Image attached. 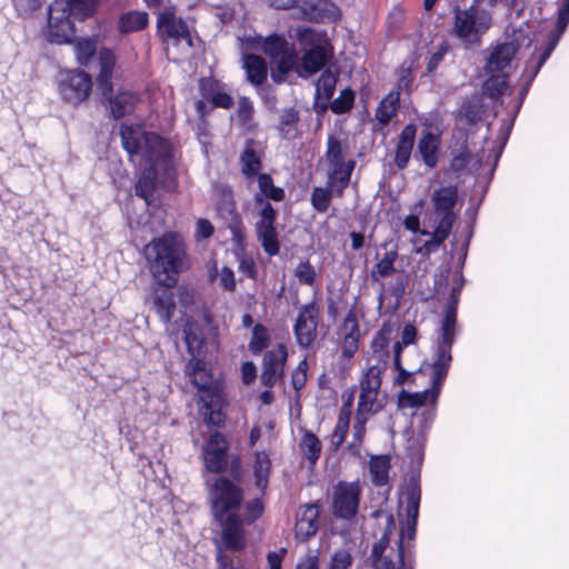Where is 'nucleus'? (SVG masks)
<instances>
[{
  "instance_id": "obj_2",
  "label": "nucleus",
  "mask_w": 569,
  "mask_h": 569,
  "mask_svg": "<svg viewBox=\"0 0 569 569\" xmlns=\"http://www.w3.org/2000/svg\"><path fill=\"white\" fill-rule=\"evenodd\" d=\"M452 312H450L446 317L442 339L436 348L432 362L428 365V367L431 369L430 388L419 392L401 390L398 393L397 405L399 409H415L411 423L417 428L420 435H425L427 432L436 418L438 398L452 361Z\"/></svg>"
},
{
  "instance_id": "obj_13",
  "label": "nucleus",
  "mask_w": 569,
  "mask_h": 569,
  "mask_svg": "<svg viewBox=\"0 0 569 569\" xmlns=\"http://www.w3.org/2000/svg\"><path fill=\"white\" fill-rule=\"evenodd\" d=\"M320 308L316 301L300 307L293 323V335L297 345L302 349H310L318 336Z\"/></svg>"
},
{
  "instance_id": "obj_24",
  "label": "nucleus",
  "mask_w": 569,
  "mask_h": 569,
  "mask_svg": "<svg viewBox=\"0 0 569 569\" xmlns=\"http://www.w3.org/2000/svg\"><path fill=\"white\" fill-rule=\"evenodd\" d=\"M517 46L513 42H503L496 46L490 52L487 63V73H507V69H510L511 62L517 52Z\"/></svg>"
},
{
  "instance_id": "obj_15",
  "label": "nucleus",
  "mask_w": 569,
  "mask_h": 569,
  "mask_svg": "<svg viewBox=\"0 0 569 569\" xmlns=\"http://www.w3.org/2000/svg\"><path fill=\"white\" fill-rule=\"evenodd\" d=\"M68 4L64 0H56L49 7L47 38L50 42L68 43L74 36L73 23L70 20Z\"/></svg>"
},
{
  "instance_id": "obj_64",
  "label": "nucleus",
  "mask_w": 569,
  "mask_h": 569,
  "mask_svg": "<svg viewBox=\"0 0 569 569\" xmlns=\"http://www.w3.org/2000/svg\"><path fill=\"white\" fill-rule=\"evenodd\" d=\"M296 569H319V558L316 553H308L305 559H302Z\"/></svg>"
},
{
  "instance_id": "obj_52",
  "label": "nucleus",
  "mask_w": 569,
  "mask_h": 569,
  "mask_svg": "<svg viewBox=\"0 0 569 569\" xmlns=\"http://www.w3.org/2000/svg\"><path fill=\"white\" fill-rule=\"evenodd\" d=\"M355 101V92L351 89H343L340 94L330 102V109L336 114L349 111Z\"/></svg>"
},
{
  "instance_id": "obj_54",
  "label": "nucleus",
  "mask_w": 569,
  "mask_h": 569,
  "mask_svg": "<svg viewBox=\"0 0 569 569\" xmlns=\"http://www.w3.org/2000/svg\"><path fill=\"white\" fill-rule=\"evenodd\" d=\"M77 60L80 64L87 66L90 59L94 56L97 48L93 41L89 39H81L74 46Z\"/></svg>"
},
{
  "instance_id": "obj_22",
  "label": "nucleus",
  "mask_w": 569,
  "mask_h": 569,
  "mask_svg": "<svg viewBox=\"0 0 569 569\" xmlns=\"http://www.w3.org/2000/svg\"><path fill=\"white\" fill-rule=\"evenodd\" d=\"M560 18H561V4L558 8V17H557V21H556V28H555V31L551 34V39L548 42V44H547L546 49L543 50V52L540 54L538 61L536 62V66H535L532 72H531V74L529 76L526 84L521 88V90L519 92V104L517 107L518 109L520 108L522 101L525 100L531 82L533 81V79L538 74V72L541 69V67L546 63V61L550 57L551 52L557 47L561 36L563 34V32L566 31V29H567V27L569 24V14H568V20L566 21V24H563V27L560 28Z\"/></svg>"
},
{
  "instance_id": "obj_16",
  "label": "nucleus",
  "mask_w": 569,
  "mask_h": 569,
  "mask_svg": "<svg viewBox=\"0 0 569 569\" xmlns=\"http://www.w3.org/2000/svg\"><path fill=\"white\" fill-rule=\"evenodd\" d=\"M90 74L82 70H69L61 73L59 92L63 100L78 104L84 101L91 91Z\"/></svg>"
},
{
  "instance_id": "obj_53",
  "label": "nucleus",
  "mask_w": 569,
  "mask_h": 569,
  "mask_svg": "<svg viewBox=\"0 0 569 569\" xmlns=\"http://www.w3.org/2000/svg\"><path fill=\"white\" fill-rule=\"evenodd\" d=\"M398 258L397 250H390L387 251L383 257L379 260V262L376 266V270L371 272V276L375 277L376 273H378L380 277H388L391 276L396 269H395V262Z\"/></svg>"
},
{
  "instance_id": "obj_51",
  "label": "nucleus",
  "mask_w": 569,
  "mask_h": 569,
  "mask_svg": "<svg viewBox=\"0 0 569 569\" xmlns=\"http://www.w3.org/2000/svg\"><path fill=\"white\" fill-rule=\"evenodd\" d=\"M295 277L299 283L313 287L316 284L317 272L315 267L308 261H300L293 270Z\"/></svg>"
},
{
  "instance_id": "obj_28",
  "label": "nucleus",
  "mask_w": 569,
  "mask_h": 569,
  "mask_svg": "<svg viewBox=\"0 0 569 569\" xmlns=\"http://www.w3.org/2000/svg\"><path fill=\"white\" fill-rule=\"evenodd\" d=\"M440 138L432 131L426 130L418 141V154L428 168H435L439 160Z\"/></svg>"
},
{
  "instance_id": "obj_33",
  "label": "nucleus",
  "mask_w": 569,
  "mask_h": 569,
  "mask_svg": "<svg viewBox=\"0 0 569 569\" xmlns=\"http://www.w3.org/2000/svg\"><path fill=\"white\" fill-rule=\"evenodd\" d=\"M400 102V92L391 90L380 102L376 110V119L382 124L387 126L396 116Z\"/></svg>"
},
{
  "instance_id": "obj_17",
  "label": "nucleus",
  "mask_w": 569,
  "mask_h": 569,
  "mask_svg": "<svg viewBox=\"0 0 569 569\" xmlns=\"http://www.w3.org/2000/svg\"><path fill=\"white\" fill-rule=\"evenodd\" d=\"M157 29L163 40H183L190 47L192 46L191 34L187 23L181 18H177L174 11L171 9H164L158 13Z\"/></svg>"
},
{
  "instance_id": "obj_34",
  "label": "nucleus",
  "mask_w": 569,
  "mask_h": 569,
  "mask_svg": "<svg viewBox=\"0 0 569 569\" xmlns=\"http://www.w3.org/2000/svg\"><path fill=\"white\" fill-rule=\"evenodd\" d=\"M337 188V186L329 184V176H327L326 187H315L311 192L310 202L312 208L320 213L327 212L332 196L336 194L338 197Z\"/></svg>"
},
{
  "instance_id": "obj_36",
  "label": "nucleus",
  "mask_w": 569,
  "mask_h": 569,
  "mask_svg": "<svg viewBox=\"0 0 569 569\" xmlns=\"http://www.w3.org/2000/svg\"><path fill=\"white\" fill-rule=\"evenodd\" d=\"M299 447L303 457L310 462V465H316L322 449L319 438L313 432L305 430Z\"/></svg>"
},
{
  "instance_id": "obj_8",
  "label": "nucleus",
  "mask_w": 569,
  "mask_h": 569,
  "mask_svg": "<svg viewBox=\"0 0 569 569\" xmlns=\"http://www.w3.org/2000/svg\"><path fill=\"white\" fill-rule=\"evenodd\" d=\"M492 17L489 11L471 4L467 9L455 10L453 33L466 43H476L490 28Z\"/></svg>"
},
{
  "instance_id": "obj_37",
  "label": "nucleus",
  "mask_w": 569,
  "mask_h": 569,
  "mask_svg": "<svg viewBox=\"0 0 569 569\" xmlns=\"http://www.w3.org/2000/svg\"><path fill=\"white\" fill-rule=\"evenodd\" d=\"M153 305L161 321L166 323L169 322L176 308L173 295L168 290L156 292L153 297Z\"/></svg>"
},
{
  "instance_id": "obj_44",
  "label": "nucleus",
  "mask_w": 569,
  "mask_h": 569,
  "mask_svg": "<svg viewBox=\"0 0 569 569\" xmlns=\"http://www.w3.org/2000/svg\"><path fill=\"white\" fill-rule=\"evenodd\" d=\"M459 116L461 120H465L467 124H476L481 120L482 116V106L480 103V99L473 97L463 102L460 108Z\"/></svg>"
},
{
  "instance_id": "obj_43",
  "label": "nucleus",
  "mask_w": 569,
  "mask_h": 569,
  "mask_svg": "<svg viewBox=\"0 0 569 569\" xmlns=\"http://www.w3.org/2000/svg\"><path fill=\"white\" fill-rule=\"evenodd\" d=\"M390 333L391 330L389 328H381L373 337L371 342V349L373 357L379 362H385V358H388V348L390 343Z\"/></svg>"
},
{
  "instance_id": "obj_20",
  "label": "nucleus",
  "mask_w": 569,
  "mask_h": 569,
  "mask_svg": "<svg viewBox=\"0 0 569 569\" xmlns=\"http://www.w3.org/2000/svg\"><path fill=\"white\" fill-rule=\"evenodd\" d=\"M320 502L315 501L300 507L295 537L299 541H307L319 530Z\"/></svg>"
},
{
  "instance_id": "obj_57",
  "label": "nucleus",
  "mask_w": 569,
  "mask_h": 569,
  "mask_svg": "<svg viewBox=\"0 0 569 569\" xmlns=\"http://www.w3.org/2000/svg\"><path fill=\"white\" fill-rule=\"evenodd\" d=\"M352 565V556L346 549L335 551L331 558V569H348Z\"/></svg>"
},
{
  "instance_id": "obj_50",
  "label": "nucleus",
  "mask_w": 569,
  "mask_h": 569,
  "mask_svg": "<svg viewBox=\"0 0 569 569\" xmlns=\"http://www.w3.org/2000/svg\"><path fill=\"white\" fill-rule=\"evenodd\" d=\"M488 74L489 78L486 80L483 89L492 100H496L507 84L508 73L496 72Z\"/></svg>"
},
{
  "instance_id": "obj_5",
  "label": "nucleus",
  "mask_w": 569,
  "mask_h": 569,
  "mask_svg": "<svg viewBox=\"0 0 569 569\" xmlns=\"http://www.w3.org/2000/svg\"><path fill=\"white\" fill-rule=\"evenodd\" d=\"M257 182L259 192L253 197L259 214V219L254 224L257 238L266 253L277 256L280 250L278 232L274 226L277 211L268 200L282 201L284 199V190L274 186L271 176L268 173L258 174Z\"/></svg>"
},
{
  "instance_id": "obj_29",
  "label": "nucleus",
  "mask_w": 569,
  "mask_h": 569,
  "mask_svg": "<svg viewBox=\"0 0 569 569\" xmlns=\"http://www.w3.org/2000/svg\"><path fill=\"white\" fill-rule=\"evenodd\" d=\"M242 62L249 83L259 88L267 81L268 67L262 57L248 53L242 57Z\"/></svg>"
},
{
  "instance_id": "obj_46",
  "label": "nucleus",
  "mask_w": 569,
  "mask_h": 569,
  "mask_svg": "<svg viewBox=\"0 0 569 569\" xmlns=\"http://www.w3.org/2000/svg\"><path fill=\"white\" fill-rule=\"evenodd\" d=\"M290 43L283 37L278 34H271L262 39L261 48L263 52L270 58V61H272Z\"/></svg>"
},
{
  "instance_id": "obj_23",
  "label": "nucleus",
  "mask_w": 569,
  "mask_h": 569,
  "mask_svg": "<svg viewBox=\"0 0 569 569\" xmlns=\"http://www.w3.org/2000/svg\"><path fill=\"white\" fill-rule=\"evenodd\" d=\"M241 172L246 179L251 180L258 177L262 168V148L261 144L253 140L248 139L244 149L240 154Z\"/></svg>"
},
{
  "instance_id": "obj_14",
  "label": "nucleus",
  "mask_w": 569,
  "mask_h": 569,
  "mask_svg": "<svg viewBox=\"0 0 569 569\" xmlns=\"http://www.w3.org/2000/svg\"><path fill=\"white\" fill-rule=\"evenodd\" d=\"M361 488L359 482L340 481L335 487L332 509L336 518L351 520L359 508Z\"/></svg>"
},
{
  "instance_id": "obj_18",
  "label": "nucleus",
  "mask_w": 569,
  "mask_h": 569,
  "mask_svg": "<svg viewBox=\"0 0 569 569\" xmlns=\"http://www.w3.org/2000/svg\"><path fill=\"white\" fill-rule=\"evenodd\" d=\"M293 7L303 19L316 22L337 21L341 16L340 9L329 0H295Z\"/></svg>"
},
{
  "instance_id": "obj_11",
  "label": "nucleus",
  "mask_w": 569,
  "mask_h": 569,
  "mask_svg": "<svg viewBox=\"0 0 569 569\" xmlns=\"http://www.w3.org/2000/svg\"><path fill=\"white\" fill-rule=\"evenodd\" d=\"M218 192L219 196L216 203L217 213L230 230L233 244L237 248H242L246 240V229L237 210L232 189L228 186H221L219 187Z\"/></svg>"
},
{
  "instance_id": "obj_45",
  "label": "nucleus",
  "mask_w": 569,
  "mask_h": 569,
  "mask_svg": "<svg viewBox=\"0 0 569 569\" xmlns=\"http://www.w3.org/2000/svg\"><path fill=\"white\" fill-rule=\"evenodd\" d=\"M290 43L283 37L278 34H271L262 39L261 48L263 52L270 58V61H272Z\"/></svg>"
},
{
  "instance_id": "obj_1",
  "label": "nucleus",
  "mask_w": 569,
  "mask_h": 569,
  "mask_svg": "<svg viewBox=\"0 0 569 569\" xmlns=\"http://www.w3.org/2000/svg\"><path fill=\"white\" fill-rule=\"evenodd\" d=\"M208 503L212 520L219 528L220 541L224 549L240 551L247 546V527L263 513L260 498L244 500V490L226 476L206 480Z\"/></svg>"
},
{
  "instance_id": "obj_55",
  "label": "nucleus",
  "mask_w": 569,
  "mask_h": 569,
  "mask_svg": "<svg viewBox=\"0 0 569 569\" xmlns=\"http://www.w3.org/2000/svg\"><path fill=\"white\" fill-rule=\"evenodd\" d=\"M393 367L398 371V375L395 378V383L405 385L408 381V378L411 376V372L407 371L401 365L400 342H396L393 346Z\"/></svg>"
},
{
  "instance_id": "obj_38",
  "label": "nucleus",
  "mask_w": 569,
  "mask_h": 569,
  "mask_svg": "<svg viewBox=\"0 0 569 569\" xmlns=\"http://www.w3.org/2000/svg\"><path fill=\"white\" fill-rule=\"evenodd\" d=\"M390 461L386 456L373 457L369 462V472L375 486H383L389 479Z\"/></svg>"
},
{
  "instance_id": "obj_56",
  "label": "nucleus",
  "mask_w": 569,
  "mask_h": 569,
  "mask_svg": "<svg viewBox=\"0 0 569 569\" xmlns=\"http://www.w3.org/2000/svg\"><path fill=\"white\" fill-rule=\"evenodd\" d=\"M214 232L213 224L204 218H199L196 221L194 239L197 241L208 240Z\"/></svg>"
},
{
  "instance_id": "obj_3",
  "label": "nucleus",
  "mask_w": 569,
  "mask_h": 569,
  "mask_svg": "<svg viewBox=\"0 0 569 569\" xmlns=\"http://www.w3.org/2000/svg\"><path fill=\"white\" fill-rule=\"evenodd\" d=\"M120 137L123 149L130 159L138 158L146 164L138 182L136 194L147 204L153 202L158 170L163 169L169 176L171 170V148L168 141L153 132H147L138 124H122Z\"/></svg>"
},
{
  "instance_id": "obj_12",
  "label": "nucleus",
  "mask_w": 569,
  "mask_h": 569,
  "mask_svg": "<svg viewBox=\"0 0 569 569\" xmlns=\"http://www.w3.org/2000/svg\"><path fill=\"white\" fill-rule=\"evenodd\" d=\"M296 36L301 44L311 47L302 56V68L312 74L320 71L332 56L331 46L327 40L313 41V30L309 27H298Z\"/></svg>"
},
{
  "instance_id": "obj_25",
  "label": "nucleus",
  "mask_w": 569,
  "mask_h": 569,
  "mask_svg": "<svg viewBox=\"0 0 569 569\" xmlns=\"http://www.w3.org/2000/svg\"><path fill=\"white\" fill-rule=\"evenodd\" d=\"M416 133L417 127L413 123H408L399 134L395 154V164L400 170L405 169L409 163L415 146Z\"/></svg>"
},
{
  "instance_id": "obj_10",
  "label": "nucleus",
  "mask_w": 569,
  "mask_h": 569,
  "mask_svg": "<svg viewBox=\"0 0 569 569\" xmlns=\"http://www.w3.org/2000/svg\"><path fill=\"white\" fill-rule=\"evenodd\" d=\"M385 365H371L366 372L362 373L359 381V413H376L383 407L382 400L379 398L381 388V375Z\"/></svg>"
},
{
  "instance_id": "obj_27",
  "label": "nucleus",
  "mask_w": 569,
  "mask_h": 569,
  "mask_svg": "<svg viewBox=\"0 0 569 569\" xmlns=\"http://www.w3.org/2000/svg\"><path fill=\"white\" fill-rule=\"evenodd\" d=\"M298 63V53L293 44H289L279 56L271 61V78L274 82L281 83L286 76L295 69Z\"/></svg>"
},
{
  "instance_id": "obj_61",
  "label": "nucleus",
  "mask_w": 569,
  "mask_h": 569,
  "mask_svg": "<svg viewBox=\"0 0 569 569\" xmlns=\"http://www.w3.org/2000/svg\"><path fill=\"white\" fill-rule=\"evenodd\" d=\"M371 415L372 413H359V409H357L356 422L353 425V438L359 443L361 442L366 431L365 423Z\"/></svg>"
},
{
  "instance_id": "obj_21",
  "label": "nucleus",
  "mask_w": 569,
  "mask_h": 569,
  "mask_svg": "<svg viewBox=\"0 0 569 569\" xmlns=\"http://www.w3.org/2000/svg\"><path fill=\"white\" fill-rule=\"evenodd\" d=\"M288 352L283 345L266 352L263 357V369L261 381L267 387H272L283 375Z\"/></svg>"
},
{
  "instance_id": "obj_26",
  "label": "nucleus",
  "mask_w": 569,
  "mask_h": 569,
  "mask_svg": "<svg viewBox=\"0 0 569 569\" xmlns=\"http://www.w3.org/2000/svg\"><path fill=\"white\" fill-rule=\"evenodd\" d=\"M341 331L343 335L342 355L346 358H352L358 350L360 338L358 319L352 310L345 317Z\"/></svg>"
},
{
  "instance_id": "obj_30",
  "label": "nucleus",
  "mask_w": 569,
  "mask_h": 569,
  "mask_svg": "<svg viewBox=\"0 0 569 569\" xmlns=\"http://www.w3.org/2000/svg\"><path fill=\"white\" fill-rule=\"evenodd\" d=\"M338 80V73L326 69L316 82V104H320L321 110L328 108L329 101L331 100L336 84Z\"/></svg>"
},
{
  "instance_id": "obj_62",
  "label": "nucleus",
  "mask_w": 569,
  "mask_h": 569,
  "mask_svg": "<svg viewBox=\"0 0 569 569\" xmlns=\"http://www.w3.org/2000/svg\"><path fill=\"white\" fill-rule=\"evenodd\" d=\"M210 103L216 108L229 109L233 106V99L223 87Z\"/></svg>"
},
{
  "instance_id": "obj_48",
  "label": "nucleus",
  "mask_w": 569,
  "mask_h": 569,
  "mask_svg": "<svg viewBox=\"0 0 569 569\" xmlns=\"http://www.w3.org/2000/svg\"><path fill=\"white\" fill-rule=\"evenodd\" d=\"M64 2L68 4L69 13L86 19L94 12L98 0H68Z\"/></svg>"
},
{
  "instance_id": "obj_47",
  "label": "nucleus",
  "mask_w": 569,
  "mask_h": 569,
  "mask_svg": "<svg viewBox=\"0 0 569 569\" xmlns=\"http://www.w3.org/2000/svg\"><path fill=\"white\" fill-rule=\"evenodd\" d=\"M269 345V335L267 328L257 323L253 326L251 340L249 342V350L253 355H259Z\"/></svg>"
},
{
  "instance_id": "obj_59",
  "label": "nucleus",
  "mask_w": 569,
  "mask_h": 569,
  "mask_svg": "<svg viewBox=\"0 0 569 569\" xmlns=\"http://www.w3.org/2000/svg\"><path fill=\"white\" fill-rule=\"evenodd\" d=\"M348 429L349 427L347 426L345 420L337 421V425L331 435V446L333 449H338L342 445L348 432Z\"/></svg>"
},
{
  "instance_id": "obj_9",
  "label": "nucleus",
  "mask_w": 569,
  "mask_h": 569,
  "mask_svg": "<svg viewBox=\"0 0 569 569\" xmlns=\"http://www.w3.org/2000/svg\"><path fill=\"white\" fill-rule=\"evenodd\" d=\"M458 200V188L455 186L440 187L431 193L432 209L426 217L427 226H440L452 230L457 220L453 208Z\"/></svg>"
},
{
  "instance_id": "obj_31",
  "label": "nucleus",
  "mask_w": 569,
  "mask_h": 569,
  "mask_svg": "<svg viewBox=\"0 0 569 569\" xmlns=\"http://www.w3.org/2000/svg\"><path fill=\"white\" fill-rule=\"evenodd\" d=\"M430 230L423 229L420 231L421 236H429L430 239L427 240L421 247H419L416 252L421 256H429L432 252H436L440 246L449 238L451 230L446 229L440 226H427Z\"/></svg>"
},
{
  "instance_id": "obj_58",
  "label": "nucleus",
  "mask_w": 569,
  "mask_h": 569,
  "mask_svg": "<svg viewBox=\"0 0 569 569\" xmlns=\"http://www.w3.org/2000/svg\"><path fill=\"white\" fill-rule=\"evenodd\" d=\"M239 121L242 124H247L253 114V104L251 100L247 97H241L238 102L237 109Z\"/></svg>"
},
{
  "instance_id": "obj_63",
  "label": "nucleus",
  "mask_w": 569,
  "mask_h": 569,
  "mask_svg": "<svg viewBox=\"0 0 569 569\" xmlns=\"http://www.w3.org/2000/svg\"><path fill=\"white\" fill-rule=\"evenodd\" d=\"M221 541L218 542V552H217V556H216V560H217V569H242L240 567H237L234 566L233 563V560L231 559V557L227 556L222 550H221Z\"/></svg>"
},
{
  "instance_id": "obj_41",
  "label": "nucleus",
  "mask_w": 569,
  "mask_h": 569,
  "mask_svg": "<svg viewBox=\"0 0 569 569\" xmlns=\"http://www.w3.org/2000/svg\"><path fill=\"white\" fill-rule=\"evenodd\" d=\"M224 86L212 79V78H202L200 79L199 81V90H200V94L202 97V100H199L197 101V110L202 113L203 112V108H204V103L206 102H211L213 97L219 93V91L223 88Z\"/></svg>"
},
{
  "instance_id": "obj_42",
  "label": "nucleus",
  "mask_w": 569,
  "mask_h": 569,
  "mask_svg": "<svg viewBox=\"0 0 569 569\" xmlns=\"http://www.w3.org/2000/svg\"><path fill=\"white\" fill-rule=\"evenodd\" d=\"M147 24L148 14L146 12L131 11L120 18V29L126 33L142 30Z\"/></svg>"
},
{
  "instance_id": "obj_35",
  "label": "nucleus",
  "mask_w": 569,
  "mask_h": 569,
  "mask_svg": "<svg viewBox=\"0 0 569 569\" xmlns=\"http://www.w3.org/2000/svg\"><path fill=\"white\" fill-rule=\"evenodd\" d=\"M271 461L266 452H257L253 463V473L256 478V487L264 493L269 483Z\"/></svg>"
},
{
  "instance_id": "obj_7",
  "label": "nucleus",
  "mask_w": 569,
  "mask_h": 569,
  "mask_svg": "<svg viewBox=\"0 0 569 569\" xmlns=\"http://www.w3.org/2000/svg\"><path fill=\"white\" fill-rule=\"evenodd\" d=\"M349 147L333 134L328 136L325 159L328 163L329 184L337 186L338 197L343 196L356 167L353 159L346 160Z\"/></svg>"
},
{
  "instance_id": "obj_19",
  "label": "nucleus",
  "mask_w": 569,
  "mask_h": 569,
  "mask_svg": "<svg viewBox=\"0 0 569 569\" xmlns=\"http://www.w3.org/2000/svg\"><path fill=\"white\" fill-rule=\"evenodd\" d=\"M227 442L224 437L216 431L206 442L202 449V456L206 468L214 473L226 471L227 462Z\"/></svg>"
},
{
  "instance_id": "obj_4",
  "label": "nucleus",
  "mask_w": 569,
  "mask_h": 569,
  "mask_svg": "<svg viewBox=\"0 0 569 569\" xmlns=\"http://www.w3.org/2000/svg\"><path fill=\"white\" fill-rule=\"evenodd\" d=\"M144 256L156 282L170 289L178 283V277L190 267L187 246L177 232H166L144 247Z\"/></svg>"
},
{
  "instance_id": "obj_6",
  "label": "nucleus",
  "mask_w": 569,
  "mask_h": 569,
  "mask_svg": "<svg viewBox=\"0 0 569 569\" xmlns=\"http://www.w3.org/2000/svg\"><path fill=\"white\" fill-rule=\"evenodd\" d=\"M99 74L97 86L101 94L109 99L110 114L118 120L133 112L139 97L130 91H120L111 97L113 91L112 74L116 66L114 53L109 49H101L98 54Z\"/></svg>"
},
{
  "instance_id": "obj_39",
  "label": "nucleus",
  "mask_w": 569,
  "mask_h": 569,
  "mask_svg": "<svg viewBox=\"0 0 569 569\" xmlns=\"http://www.w3.org/2000/svg\"><path fill=\"white\" fill-rule=\"evenodd\" d=\"M187 375L190 381L201 391H210L212 379L211 376L204 370L203 362L200 360L190 363L187 367Z\"/></svg>"
},
{
  "instance_id": "obj_32",
  "label": "nucleus",
  "mask_w": 569,
  "mask_h": 569,
  "mask_svg": "<svg viewBox=\"0 0 569 569\" xmlns=\"http://www.w3.org/2000/svg\"><path fill=\"white\" fill-rule=\"evenodd\" d=\"M421 499V490L417 479L413 477L410 479L407 492H406V502H407V522L408 526L415 532V528L417 526V520L419 516V506Z\"/></svg>"
},
{
  "instance_id": "obj_40",
  "label": "nucleus",
  "mask_w": 569,
  "mask_h": 569,
  "mask_svg": "<svg viewBox=\"0 0 569 569\" xmlns=\"http://www.w3.org/2000/svg\"><path fill=\"white\" fill-rule=\"evenodd\" d=\"M299 121V112L295 108L284 109L280 116L278 131L281 138L291 139L296 137V124Z\"/></svg>"
},
{
  "instance_id": "obj_60",
  "label": "nucleus",
  "mask_w": 569,
  "mask_h": 569,
  "mask_svg": "<svg viewBox=\"0 0 569 569\" xmlns=\"http://www.w3.org/2000/svg\"><path fill=\"white\" fill-rule=\"evenodd\" d=\"M220 286L229 292L236 290V278L233 271L229 267H223L219 273Z\"/></svg>"
},
{
  "instance_id": "obj_49",
  "label": "nucleus",
  "mask_w": 569,
  "mask_h": 569,
  "mask_svg": "<svg viewBox=\"0 0 569 569\" xmlns=\"http://www.w3.org/2000/svg\"><path fill=\"white\" fill-rule=\"evenodd\" d=\"M462 284H463V279L460 277L459 280L456 281L455 286L451 289V299H450V303L447 307L445 316L441 321V329H440V336L438 338V342H440V340L442 339L445 319L450 312H452V315H453L452 316V318H453V338L456 337V332H457L456 307L458 303V298L461 292ZM438 345L439 343H437V346Z\"/></svg>"
}]
</instances>
